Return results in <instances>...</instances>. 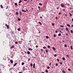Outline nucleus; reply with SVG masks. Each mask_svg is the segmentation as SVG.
<instances>
[{
  "label": "nucleus",
  "mask_w": 73,
  "mask_h": 73,
  "mask_svg": "<svg viewBox=\"0 0 73 73\" xmlns=\"http://www.w3.org/2000/svg\"><path fill=\"white\" fill-rule=\"evenodd\" d=\"M60 5H61V7H63V8L64 7V5L62 3L60 4Z\"/></svg>",
  "instance_id": "f257e3e1"
},
{
  "label": "nucleus",
  "mask_w": 73,
  "mask_h": 73,
  "mask_svg": "<svg viewBox=\"0 0 73 73\" xmlns=\"http://www.w3.org/2000/svg\"><path fill=\"white\" fill-rule=\"evenodd\" d=\"M19 14H20V16H22V12L20 11H19Z\"/></svg>",
  "instance_id": "f03ea898"
},
{
  "label": "nucleus",
  "mask_w": 73,
  "mask_h": 73,
  "mask_svg": "<svg viewBox=\"0 0 73 73\" xmlns=\"http://www.w3.org/2000/svg\"><path fill=\"white\" fill-rule=\"evenodd\" d=\"M29 50H33V49L30 48H29Z\"/></svg>",
  "instance_id": "7ed1b4c3"
},
{
  "label": "nucleus",
  "mask_w": 73,
  "mask_h": 73,
  "mask_svg": "<svg viewBox=\"0 0 73 73\" xmlns=\"http://www.w3.org/2000/svg\"><path fill=\"white\" fill-rule=\"evenodd\" d=\"M67 26H68V27H70V25H69V24H67Z\"/></svg>",
  "instance_id": "20e7f679"
},
{
  "label": "nucleus",
  "mask_w": 73,
  "mask_h": 73,
  "mask_svg": "<svg viewBox=\"0 0 73 73\" xmlns=\"http://www.w3.org/2000/svg\"><path fill=\"white\" fill-rule=\"evenodd\" d=\"M33 68H35V64H33Z\"/></svg>",
  "instance_id": "39448f33"
},
{
  "label": "nucleus",
  "mask_w": 73,
  "mask_h": 73,
  "mask_svg": "<svg viewBox=\"0 0 73 73\" xmlns=\"http://www.w3.org/2000/svg\"><path fill=\"white\" fill-rule=\"evenodd\" d=\"M46 52L47 53V55H48V50H46Z\"/></svg>",
  "instance_id": "423d86ee"
},
{
  "label": "nucleus",
  "mask_w": 73,
  "mask_h": 73,
  "mask_svg": "<svg viewBox=\"0 0 73 73\" xmlns=\"http://www.w3.org/2000/svg\"><path fill=\"white\" fill-rule=\"evenodd\" d=\"M52 48L54 50H56V49L54 47H52Z\"/></svg>",
  "instance_id": "0eeeda50"
},
{
  "label": "nucleus",
  "mask_w": 73,
  "mask_h": 73,
  "mask_svg": "<svg viewBox=\"0 0 73 73\" xmlns=\"http://www.w3.org/2000/svg\"><path fill=\"white\" fill-rule=\"evenodd\" d=\"M17 63H15L13 65L14 66H15L16 65V64H17Z\"/></svg>",
  "instance_id": "6e6552de"
},
{
  "label": "nucleus",
  "mask_w": 73,
  "mask_h": 73,
  "mask_svg": "<svg viewBox=\"0 0 73 73\" xmlns=\"http://www.w3.org/2000/svg\"><path fill=\"white\" fill-rule=\"evenodd\" d=\"M27 54H30V52H29V51H27Z\"/></svg>",
  "instance_id": "1a4fd4ad"
},
{
  "label": "nucleus",
  "mask_w": 73,
  "mask_h": 73,
  "mask_svg": "<svg viewBox=\"0 0 73 73\" xmlns=\"http://www.w3.org/2000/svg\"><path fill=\"white\" fill-rule=\"evenodd\" d=\"M10 62L12 64V63H13V60H10Z\"/></svg>",
  "instance_id": "9d476101"
},
{
  "label": "nucleus",
  "mask_w": 73,
  "mask_h": 73,
  "mask_svg": "<svg viewBox=\"0 0 73 73\" xmlns=\"http://www.w3.org/2000/svg\"><path fill=\"white\" fill-rule=\"evenodd\" d=\"M22 12H26V11L24 10H22Z\"/></svg>",
  "instance_id": "9b49d317"
},
{
  "label": "nucleus",
  "mask_w": 73,
  "mask_h": 73,
  "mask_svg": "<svg viewBox=\"0 0 73 73\" xmlns=\"http://www.w3.org/2000/svg\"><path fill=\"white\" fill-rule=\"evenodd\" d=\"M7 28L8 29H9V25H7Z\"/></svg>",
  "instance_id": "f8f14e48"
},
{
  "label": "nucleus",
  "mask_w": 73,
  "mask_h": 73,
  "mask_svg": "<svg viewBox=\"0 0 73 73\" xmlns=\"http://www.w3.org/2000/svg\"><path fill=\"white\" fill-rule=\"evenodd\" d=\"M38 23H39V24H40V25H42V24L40 22H39Z\"/></svg>",
  "instance_id": "ddd939ff"
},
{
  "label": "nucleus",
  "mask_w": 73,
  "mask_h": 73,
  "mask_svg": "<svg viewBox=\"0 0 73 73\" xmlns=\"http://www.w3.org/2000/svg\"><path fill=\"white\" fill-rule=\"evenodd\" d=\"M61 34L60 33H59L58 34V36H61Z\"/></svg>",
  "instance_id": "4468645a"
},
{
  "label": "nucleus",
  "mask_w": 73,
  "mask_h": 73,
  "mask_svg": "<svg viewBox=\"0 0 73 73\" xmlns=\"http://www.w3.org/2000/svg\"><path fill=\"white\" fill-rule=\"evenodd\" d=\"M21 2H22V1L21 0H20L19 2V3H21Z\"/></svg>",
  "instance_id": "2eb2a0df"
},
{
  "label": "nucleus",
  "mask_w": 73,
  "mask_h": 73,
  "mask_svg": "<svg viewBox=\"0 0 73 73\" xmlns=\"http://www.w3.org/2000/svg\"><path fill=\"white\" fill-rule=\"evenodd\" d=\"M70 32H71V33H73V31L71 30L70 31Z\"/></svg>",
  "instance_id": "dca6fc26"
},
{
  "label": "nucleus",
  "mask_w": 73,
  "mask_h": 73,
  "mask_svg": "<svg viewBox=\"0 0 73 73\" xmlns=\"http://www.w3.org/2000/svg\"><path fill=\"white\" fill-rule=\"evenodd\" d=\"M69 15L70 16H72V14L71 13H69Z\"/></svg>",
  "instance_id": "f3484780"
},
{
  "label": "nucleus",
  "mask_w": 73,
  "mask_h": 73,
  "mask_svg": "<svg viewBox=\"0 0 73 73\" xmlns=\"http://www.w3.org/2000/svg\"><path fill=\"white\" fill-rule=\"evenodd\" d=\"M15 5L17 6V3H15Z\"/></svg>",
  "instance_id": "a211bd4d"
},
{
  "label": "nucleus",
  "mask_w": 73,
  "mask_h": 73,
  "mask_svg": "<svg viewBox=\"0 0 73 73\" xmlns=\"http://www.w3.org/2000/svg\"><path fill=\"white\" fill-rule=\"evenodd\" d=\"M1 8H3V7L2 6V5H1Z\"/></svg>",
  "instance_id": "6ab92c4d"
},
{
  "label": "nucleus",
  "mask_w": 73,
  "mask_h": 73,
  "mask_svg": "<svg viewBox=\"0 0 73 73\" xmlns=\"http://www.w3.org/2000/svg\"><path fill=\"white\" fill-rule=\"evenodd\" d=\"M46 38H49V36H46Z\"/></svg>",
  "instance_id": "aec40b11"
},
{
  "label": "nucleus",
  "mask_w": 73,
  "mask_h": 73,
  "mask_svg": "<svg viewBox=\"0 0 73 73\" xmlns=\"http://www.w3.org/2000/svg\"><path fill=\"white\" fill-rule=\"evenodd\" d=\"M62 72L64 73H66V72L64 71V70H62Z\"/></svg>",
  "instance_id": "412c9836"
},
{
  "label": "nucleus",
  "mask_w": 73,
  "mask_h": 73,
  "mask_svg": "<svg viewBox=\"0 0 73 73\" xmlns=\"http://www.w3.org/2000/svg\"><path fill=\"white\" fill-rule=\"evenodd\" d=\"M70 48L71 50H73V48H72V46H71Z\"/></svg>",
  "instance_id": "4be33fe9"
},
{
  "label": "nucleus",
  "mask_w": 73,
  "mask_h": 73,
  "mask_svg": "<svg viewBox=\"0 0 73 73\" xmlns=\"http://www.w3.org/2000/svg\"><path fill=\"white\" fill-rule=\"evenodd\" d=\"M39 5H42V4H41V3H39Z\"/></svg>",
  "instance_id": "5701e85b"
},
{
  "label": "nucleus",
  "mask_w": 73,
  "mask_h": 73,
  "mask_svg": "<svg viewBox=\"0 0 73 73\" xmlns=\"http://www.w3.org/2000/svg\"><path fill=\"white\" fill-rule=\"evenodd\" d=\"M62 58L63 60H65V58H64V57Z\"/></svg>",
  "instance_id": "b1692460"
},
{
  "label": "nucleus",
  "mask_w": 73,
  "mask_h": 73,
  "mask_svg": "<svg viewBox=\"0 0 73 73\" xmlns=\"http://www.w3.org/2000/svg\"><path fill=\"white\" fill-rule=\"evenodd\" d=\"M14 48V46H12L11 47V49H12V48Z\"/></svg>",
  "instance_id": "393cba45"
},
{
  "label": "nucleus",
  "mask_w": 73,
  "mask_h": 73,
  "mask_svg": "<svg viewBox=\"0 0 73 73\" xmlns=\"http://www.w3.org/2000/svg\"><path fill=\"white\" fill-rule=\"evenodd\" d=\"M18 30L19 31H20V28H19L18 29Z\"/></svg>",
  "instance_id": "a878e982"
},
{
  "label": "nucleus",
  "mask_w": 73,
  "mask_h": 73,
  "mask_svg": "<svg viewBox=\"0 0 73 73\" xmlns=\"http://www.w3.org/2000/svg\"><path fill=\"white\" fill-rule=\"evenodd\" d=\"M31 66L32 67V66H33V64H32V63H31Z\"/></svg>",
  "instance_id": "bb28decb"
},
{
  "label": "nucleus",
  "mask_w": 73,
  "mask_h": 73,
  "mask_svg": "<svg viewBox=\"0 0 73 73\" xmlns=\"http://www.w3.org/2000/svg\"><path fill=\"white\" fill-rule=\"evenodd\" d=\"M24 64V62L22 63V65H23Z\"/></svg>",
  "instance_id": "cd10ccee"
},
{
  "label": "nucleus",
  "mask_w": 73,
  "mask_h": 73,
  "mask_svg": "<svg viewBox=\"0 0 73 73\" xmlns=\"http://www.w3.org/2000/svg\"><path fill=\"white\" fill-rule=\"evenodd\" d=\"M52 25L53 26L54 25V23H52Z\"/></svg>",
  "instance_id": "c85d7f7f"
},
{
  "label": "nucleus",
  "mask_w": 73,
  "mask_h": 73,
  "mask_svg": "<svg viewBox=\"0 0 73 73\" xmlns=\"http://www.w3.org/2000/svg\"><path fill=\"white\" fill-rule=\"evenodd\" d=\"M19 13H18L17 12H16V15H18Z\"/></svg>",
  "instance_id": "c756f323"
},
{
  "label": "nucleus",
  "mask_w": 73,
  "mask_h": 73,
  "mask_svg": "<svg viewBox=\"0 0 73 73\" xmlns=\"http://www.w3.org/2000/svg\"><path fill=\"white\" fill-rule=\"evenodd\" d=\"M15 44H18L17 42H15Z\"/></svg>",
  "instance_id": "7c9ffc66"
},
{
  "label": "nucleus",
  "mask_w": 73,
  "mask_h": 73,
  "mask_svg": "<svg viewBox=\"0 0 73 73\" xmlns=\"http://www.w3.org/2000/svg\"><path fill=\"white\" fill-rule=\"evenodd\" d=\"M54 37H56V35L54 34Z\"/></svg>",
  "instance_id": "2f4dec72"
},
{
  "label": "nucleus",
  "mask_w": 73,
  "mask_h": 73,
  "mask_svg": "<svg viewBox=\"0 0 73 73\" xmlns=\"http://www.w3.org/2000/svg\"><path fill=\"white\" fill-rule=\"evenodd\" d=\"M46 73H48V70H46Z\"/></svg>",
  "instance_id": "473e14b6"
},
{
  "label": "nucleus",
  "mask_w": 73,
  "mask_h": 73,
  "mask_svg": "<svg viewBox=\"0 0 73 73\" xmlns=\"http://www.w3.org/2000/svg\"><path fill=\"white\" fill-rule=\"evenodd\" d=\"M18 21H20V18H18Z\"/></svg>",
  "instance_id": "72a5a7b5"
},
{
  "label": "nucleus",
  "mask_w": 73,
  "mask_h": 73,
  "mask_svg": "<svg viewBox=\"0 0 73 73\" xmlns=\"http://www.w3.org/2000/svg\"><path fill=\"white\" fill-rule=\"evenodd\" d=\"M61 27H64V26H62V25H60V26Z\"/></svg>",
  "instance_id": "f704fd0d"
},
{
  "label": "nucleus",
  "mask_w": 73,
  "mask_h": 73,
  "mask_svg": "<svg viewBox=\"0 0 73 73\" xmlns=\"http://www.w3.org/2000/svg\"><path fill=\"white\" fill-rule=\"evenodd\" d=\"M66 56H67V57H69V55H68V54H67L66 55Z\"/></svg>",
  "instance_id": "c9c22d12"
},
{
  "label": "nucleus",
  "mask_w": 73,
  "mask_h": 73,
  "mask_svg": "<svg viewBox=\"0 0 73 73\" xmlns=\"http://www.w3.org/2000/svg\"><path fill=\"white\" fill-rule=\"evenodd\" d=\"M56 56H57V54H55L54 55V57H56Z\"/></svg>",
  "instance_id": "e433bc0d"
},
{
  "label": "nucleus",
  "mask_w": 73,
  "mask_h": 73,
  "mask_svg": "<svg viewBox=\"0 0 73 73\" xmlns=\"http://www.w3.org/2000/svg\"><path fill=\"white\" fill-rule=\"evenodd\" d=\"M66 31H68V28H66Z\"/></svg>",
  "instance_id": "4c0bfd02"
},
{
  "label": "nucleus",
  "mask_w": 73,
  "mask_h": 73,
  "mask_svg": "<svg viewBox=\"0 0 73 73\" xmlns=\"http://www.w3.org/2000/svg\"><path fill=\"white\" fill-rule=\"evenodd\" d=\"M57 61L58 62V61H59L60 60H59V59H57Z\"/></svg>",
  "instance_id": "58836bf2"
},
{
  "label": "nucleus",
  "mask_w": 73,
  "mask_h": 73,
  "mask_svg": "<svg viewBox=\"0 0 73 73\" xmlns=\"http://www.w3.org/2000/svg\"><path fill=\"white\" fill-rule=\"evenodd\" d=\"M63 11L65 12V9H63Z\"/></svg>",
  "instance_id": "ea45409f"
},
{
  "label": "nucleus",
  "mask_w": 73,
  "mask_h": 73,
  "mask_svg": "<svg viewBox=\"0 0 73 73\" xmlns=\"http://www.w3.org/2000/svg\"><path fill=\"white\" fill-rule=\"evenodd\" d=\"M56 20H57V19H58V17H56Z\"/></svg>",
  "instance_id": "a19ab883"
},
{
  "label": "nucleus",
  "mask_w": 73,
  "mask_h": 73,
  "mask_svg": "<svg viewBox=\"0 0 73 73\" xmlns=\"http://www.w3.org/2000/svg\"><path fill=\"white\" fill-rule=\"evenodd\" d=\"M56 66H58V64L56 63Z\"/></svg>",
  "instance_id": "79ce46f5"
},
{
  "label": "nucleus",
  "mask_w": 73,
  "mask_h": 73,
  "mask_svg": "<svg viewBox=\"0 0 73 73\" xmlns=\"http://www.w3.org/2000/svg\"><path fill=\"white\" fill-rule=\"evenodd\" d=\"M50 68V67H49L48 66H47V69H49Z\"/></svg>",
  "instance_id": "37998d69"
},
{
  "label": "nucleus",
  "mask_w": 73,
  "mask_h": 73,
  "mask_svg": "<svg viewBox=\"0 0 73 73\" xmlns=\"http://www.w3.org/2000/svg\"><path fill=\"white\" fill-rule=\"evenodd\" d=\"M61 13L59 12V15H61Z\"/></svg>",
  "instance_id": "c03bdc74"
},
{
  "label": "nucleus",
  "mask_w": 73,
  "mask_h": 73,
  "mask_svg": "<svg viewBox=\"0 0 73 73\" xmlns=\"http://www.w3.org/2000/svg\"><path fill=\"white\" fill-rule=\"evenodd\" d=\"M55 32L56 33H58V31H56Z\"/></svg>",
  "instance_id": "a18cd8bd"
},
{
  "label": "nucleus",
  "mask_w": 73,
  "mask_h": 73,
  "mask_svg": "<svg viewBox=\"0 0 73 73\" xmlns=\"http://www.w3.org/2000/svg\"><path fill=\"white\" fill-rule=\"evenodd\" d=\"M68 70H69V71H70V69L69 68L68 69Z\"/></svg>",
  "instance_id": "49530a36"
},
{
  "label": "nucleus",
  "mask_w": 73,
  "mask_h": 73,
  "mask_svg": "<svg viewBox=\"0 0 73 73\" xmlns=\"http://www.w3.org/2000/svg\"><path fill=\"white\" fill-rule=\"evenodd\" d=\"M38 9H40V6H38Z\"/></svg>",
  "instance_id": "de8ad7c7"
},
{
  "label": "nucleus",
  "mask_w": 73,
  "mask_h": 73,
  "mask_svg": "<svg viewBox=\"0 0 73 73\" xmlns=\"http://www.w3.org/2000/svg\"><path fill=\"white\" fill-rule=\"evenodd\" d=\"M48 48H50V46H48Z\"/></svg>",
  "instance_id": "09e8293b"
},
{
  "label": "nucleus",
  "mask_w": 73,
  "mask_h": 73,
  "mask_svg": "<svg viewBox=\"0 0 73 73\" xmlns=\"http://www.w3.org/2000/svg\"><path fill=\"white\" fill-rule=\"evenodd\" d=\"M51 64H51V63H50V64H49L50 66V65H51Z\"/></svg>",
  "instance_id": "8fccbe9b"
},
{
  "label": "nucleus",
  "mask_w": 73,
  "mask_h": 73,
  "mask_svg": "<svg viewBox=\"0 0 73 73\" xmlns=\"http://www.w3.org/2000/svg\"><path fill=\"white\" fill-rule=\"evenodd\" d=\"M41 50V51H42H42H43V50L42 49H41V50Z\"/></svg>",
  "instance_id": "3c124183"
},
{
  "label": "nucleus",
  "mask_w": 73,
  "mask_h": 73,
  "mask_svg": "<svg viewBox=\"0 0 73 73\" xmlns=\"http://www.w3.org/2000/svg\"><path fill=\"white\" fill-rule=\"evenodd\" d=\"M60 33H62V31H60Z\"/></svg>",
  "instance_id": "603ef678"
},
{
  "label": "nucleus",
  "mask_w": 73,
  "mask_h": 73,
  "mask_svg": "<svg viewBox=\"0 0 73 73\" xmlns=\"http://www.w3.org/2000/svg\"><path fill=\"white\" fill-rule=\"evenodd\" d=\"M73 27V25H72L71 26V28H72Z\"/></svg>",
  "instance_id": "864d4df0"
},
{
  "label": "nucleus",
  "mask_w": 73,
  "mask_h": 73,
  "mask_svg": "<svg viewBox=\"0 0 73 73\" xmlns=\"http://www.w3.org/2000/svg\"><path fill=\"white\" fill-rule=\"evenodd\" d=\"M68 32H69V33H70V31H69V30H68Z\"/></svg>",
  "instance_id": "5fc2aeb1"
},
{
  "label": "nucleus",
  "mask_w": 73,
  "mask_h": 73,
  "mask_svg": "<svg viewBox=\"0 0 73 73\" xmlns=\"http://www.w3.org/2000/svg\"><path fill=\"white\" fill-rule=\"evenodd\" d=\"M26 11H27V12H28V10H27V9H26Z\"/></svg>",
  "instance_id": "6e6d98bb"
},
{
  "label": "nucleus",
  "mask_w": 73,
  "mask_h": 73,
  "mask_svg": "<svg viewBox=\"0 0 73 73\" xmlns=\"http://www.w3.org/2000/svg\"><path fill=\"white\" fill-rule=\"evenodd\" d=\"M60 64H62V63L61 62L60 63Z\"/></svg>",
  "instance_id": "4d7b16f0"
},
{
  "label": "nucleus",
  "mask_w": 73,
  "mask_h": 73,
  "mask_svg": "<svg viewBox=\"0 0 73 73\" xmlns=\"http://www.w3.org/2000/svg\"><path fill=\"white\" fill-rule=\"evenodd\" d=\"M66 36H68V34L67 33H66Z\"/></svg>",
  "instance_id": "13d9d810"
},
{
  "label": "nucleus",
  "mask_w": 73,
  "mask_h": 73,
  "mask_svg": "<svg viewBox=\"0 0 73 73\" xmlns=\"http://www.w3.org/2000/svg\"><path fill=\"white\" fill-rule=\"evenodd\" d=\"M65 15L66 16H67V14H65Z\"/></svg>",
  "instance_id": "bf43d9fd"
},
{
  "label": "nucleus",
  "mask_w": 73,
  "mask_h": 73,
  "mask_svg": "<svg viewBox=\"0 0 73 73\" xmlns=\"http://www.w3.org/2000/svg\"><path fill=\"white\" fill-rule=\"evenodd\" d=\"M57 9H59V7H57Z\"/></svg>",
  "instance_id": "052dcab7"
},
{
  "label": "nucleus",
  "mask_w": 73,
  "mask_h": 73,
  "mask_svg": "<svg viewBox=\"0 0 73 73\" xmlns=\"http://www.w3.org/2000/svg\"><path fill=\"white\" fill-rule=\"evenodd\" d=\"M40 19H42V17H40Z\"/></svg>",
  "instance_id": "680f3d73"
},
{
  "label": "nucleus",
  "mask_w": 73,
  "mask_h": 73,
  "mask_svg": "<svg viewBox=\"0 0 73 73\" xmlns=\"http://www.w3.org/2000/svg\"><path fill=\"white\" fill-rule=\"evenodd\" d=\"M45 47L44 46V47H43V48H44V49H45Z\"/></svg>",
  "instance_id": "e2e57ef3"
},
{
  "label": "nucleus",
  "mask_w": 73,
  "mask_h": 73,
  "mask_svg": "<svg viewBox=\"0 0 73 73\" xmlns=\"http://www.w3.org/2000/svg\"><path fill=\"white\" fill-rule=\"evenodd\" d=\"M36 48H38V46H36Z\"/></svg>",
  "instance_id": "0e129e2a"
},
{
  "label": "nucleus",
  "mask_w": 73,
  "mask_h": 73,
  "mask_svg": "<svg viewBox=\"0 0 73 73\" xmlns=\"http://www.w3.org/2000/svg\"><path fill=\"white\" fill-rule=\"evenodd\" d=\"M19 73H22V72H19Z\"/></svg>",
  "instance_id": "69168bd1"
},
{
  "label": "nucleus",
  "mask_w": 73,
  "mask_h": 73,
  "mask_svg": "<svg viewBox=\"0 0 73 73\" xmlns=\"http://www.w3.org/2000/svg\"><path fill=\"white\" fill-rule=\"evenodd\" d=\"M72 21H73V19H72Z\"/></svg>",
  "instance_id": "338daca9"
},
{
  "label": "nucleus",
  "mask_w": 73,
  "mask_h": 73,
  "mask_svg": "<svg viewBox=\"0 0 73 73\" xmlns=\"http://www.w3.org/2000/svg\"><path fill=\"white\" fill-rule=\"evenodd\" d=\"M42 73H44V72H42Z\"/></svg>",
  "instance_id": "774afa93"
}]
</instances>
